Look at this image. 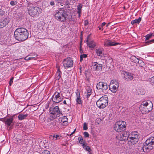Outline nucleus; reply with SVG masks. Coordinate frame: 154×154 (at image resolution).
I'll return each instance as SVG.
<instances>
[{"label":"nucleus","mask_w":154,"mask_h":154,"mask_svg":"<svg viewBox=\"0 0 154 154\" xmlns=\"http://www.w3.org/2000/svg\"><path fill=\"white\" fill-rule=\"evenodd\" d=\"M15 39L20 42H23L28 37L29 32L25 28L20 27L16 29L14 33Z\"/></svg>","instance_id":"nucleus-1"},{"label":"nucleus","mask_w":154,"mask_h":154,"mask_svg":"<svg viewBox=\"0 0 154 154\" xmlns=\"http://www.w3.org/2000/svg\"><path fill=\"white\" fill-rule=\"evenodd\" d=\"M144 146L140 147V151L146 152L147 149L152 150L154 148V137L148 139L144 143Z\"/></svg>","instance_id":"nucleus-2"},{"label":"nucleus","mask_w":154,"mask_h":154,"mask_svg":"<svg viewBox=\"0 0 154 154\" xmlns=\"http://www.w3.org/2000/svg\"><path fill=\"white\" fill-rule=\"evenodd\" d=\"M68 15L66 11L63 8H59L55 14V17L57 20L62 22L66 21Z\"/></svg>","instance_id":"nucleus-3"},{"label":"nucleus","mask_w":154,"mask_h":154,"mask_svg":"<svg viewBox=\"0 0 154 154\" xmlns=\"http://www.w3.org/2000/svg\"><path fill=\"white\" fill-rule=\"evenodd\" d=\"M108 98L106 95L101 97L96 102L97 106L100 109H103L108 105Z\"/></svg>","instance_id":"nucleus-4"},{"label":"nucleus","mask_w":154,"mask_h":154,"mask_svg":"<svg viewBox=\"0 0 154 154\" xmlns=\"http://www.w3.org/2000/svg\"><path fill=\"white\" fill-rule=\"evenodd\" d=\"M126 122L123 121L116 122L114 126V129L116 131L119 132L125 130Z\"/></svg>","instance_id":"nucleus-5"},{"label":"nucleus","mask_w":154,"mask_h":154,"mask_svg":"<svg viewBox=\"0 0 154 154\" xmlns=\"http://www.w3.org/2000/svg\"><path fill=\"white\" fill-rule=\"evenodd\" d=\"M140 108L144 109L146 113H148L152 109V103L149 100L144 101L142 102L140 105Z\"/></svg>","instance_id":"nucleus-6"},{"label":"nucleus","mask_w":154,"mask_h":154,"mask_svg":"<svg viewBox=\"0 0 154 154\" xmlns=\"http://www.w3.org/2000/svg\"><path fill=\"white\" fill-rule=\"evenodd\" d=\"M42 12V9L37 7H30L28 10V13L30 15L33 17H37L39 14Z\"/></svg>","instance_id":"nucleus-7"},{"label":"nucleus","mask_w":154,"mask_h":154,"mask_svg":"<svg viewBox=\"0 0 154 154\" xmlns=\"http://www.w3.org/2000/svg\"><path fill=\"white\" fill-rule=\"evenodd\" d=\"M109 85L106 82H100L96 85V88L100 93L103 94L108 88Z\"/></svg>","instance_id":"nucleus-8"},{"label":"nucleus","mask_w":154,"mask_h":154,"mask_svg":"<svg viewBox=\"0 0 154 154\" xmlns=\"http://www.w3.org/2000/svg\"><path fill=\"white\" fill-rule=\"evenodd\" d=\"M14 116V115H13L9 118H6L3 120L7 127H9V129H12L14 124V122H13V117Z\"/></svg>","instance_id":"nucleus-9"},{"label":"nucleus","mask_w":154,"mask_h":154,"mask_svg":"<svg viewBox=\"0 0 154 154\" xmlns=\"http://www.w3.org/2000/svg\"><path fill=\"white\" fill-rule=\"evenodd\" d=\"M73 61L70 57H67L64 59L63 61V64L65 68L67 69L71 67L73 65Z\"/></svg>","instance_id":"nucleus-10"},{"label":"nucleus","mask_w":154,"mask_h":154,"mask_svg":"<svg viewBox=\"0 0 154 154\" xmlns=\"http://www.w3.org/2000/svg\"><path fill=\"white\" fill-rule=\"evenodd\" d=\"M51 112V111L50 110V114L53 115L52 117L54 118L59 117L60 116V115L62 114V112L60 111L58 106H56L54 107L53 109L52 112Z\"/></svg>","instance_id":"nucleus-11"},{"label":"nucleus","mask_w":154,"mask_h":154,"mask_svg":"<svg viewBox=\"0 0 154 154\" xmlns=\"http://www.w3.org/2000/svg\"><path fill=\"white\" fill-rule=\"evenodd\" d=\"M52 100L54 102L58 103L63 100V98H61L60 96V94L59 92H55L52 96Z\"/></svg>","instance_id":"nucleus-12"},{"label":"nucleus","mask_w":154,"mask_h":154,"mask_svg":"<svg viewBox=\"0 0 154 154\" xmlns=\"http://www.w3.org/2000/svg\"><path fill=\"white\" fill-rule=\"evenodd\" d=\"M129 132H125L122 134L120 135V138L119 140L121 141H124L127 140L128 141V143L129 144Z\"/></svg>","instance_id":"nucleus-13"},{"label":"nucleus","mask_w":154,"mask_h":154,"mask_svg":"<svg viewBox=\"0 0 154 154\" xmlns=\"http://www.w3.org/2000/svg\"><path fill=\"white\" fill-rule=\"evenodd\" d=\"M119 43L115 41L106 40L104 41V45L105 47L111 46L116 45H119Z\"/></svg>","instance_id":"nucleus-14"},{"label":"nucleus","mask_w":154,"mask_h":154,"mask_svg":"<svg viewBox=\"0 0 154 154\" xmlns=\"http://www.w3.org/2000/svg\"><path fill=\"white\" fill-rule=\"evenodd\" d=\"M89 35H88L86 40V42L87 44V45L88 47L91 48H94L96 45V43L94 41H89Z\"/></svg>","instance_id":"nucleus-15"},{"label":"nucleus","mask_w":154,"mask_h":154,"mask_svg":"<svg viewBox=\"0 0 154 154\" xmlns=\"http://www.w3.org/2000/svg\"><path fill=\"white\" fill-rule=\"evenodd\" d=\"M59 122L62 123L61 124L63 125L66 126L68 125V119L65 116L60 117L59 119Z\"/></svg>","instance_id":"nucleus-16"},{"label":"nucleus","mask_w":154,"mask_h":154,"mask_svg":"<svg viewBox=\"0 0 154 154\" xmlns=\"http://www.w3.org/2000/svg\"><path fill=\"white\" fill-rule=\"evenodd\" d=\"M93 69L94 70H101L102 66L101 64H98L97 62H94L92 64Z\"/></svg>","instance_id":"nucleus-17"},{"label":"nucleus","mask_w":154,"mask_h":154,"mask_svg":"<svg viewBox=\"0 0 154 154\" xmlns=\"http://www.w3.org/2000/svg\"><path fill=\"white\" fill-rule=\"evenodd\" d=\"M124 78L127 81H131L133 79V75L132 74L128 72H125L124 74Z\"/></svg>","instance_id":"nucleus-18"},{"label":"nucleus","mask_w":154,"mask_h":154,"mask_svg":"<svg viewBox=\"0 0 154 154\" xmlns=\"http://www.w3.org/2000/svg\"><path fill=\"white\" fill-rule=\"evenodd\" d=\"M9 19L5 18L2 21H0V28H2L6 26L9 22Z\"/></svg>","instance_id":"nucleus-19"},{"label":"nucleus","mask_w":154,"mask_h":154,"mask_svg":"<svg viewBox=\"0 0 154 154\" xmlns=\"http://www.w3.org/2000/svg\"><path fill=\"white\" fill-rule=\"evenodd\" d=\"M76 104H82V101L81 100L80 97V93L79 92H76Z\"/></svg>","instance_id":"nucleus-20"},{"label":"nucleus","mask_w":154,"mask_h":154,"mask_svg":"<svg viewBox=\"0 0 154 154\" xmlns=\"http://www.w3.org/2000/svg\"><path fill=\"white\" fill-rule=\"evenodd\" d=\"M129 140L130 142L129 143V145H133L134 144H136L137 142H135L134 141H134V138H134V137H135V135H133L131 134H129Z\"/></svg>","instance_id":"nucleus-21"},{"label":"nucleus","mask_w":154,"mask_h":154,"mask_svg":"<svg viewBox=\"0 0 154 154\" xmlns=\"http://www.w3.org/2000/svg\"><path fill=\"white\" fill-rule=\"evenodd\" d=\"M86 93H85L86 94L85 96L88 99L92 93V89L88 86H87L86 87Z\"/></svg>","instance_id":"nucleus-22"},{"label":"nucleus","mask_w":154,"mask_h":154,"mask_svg":"<svg viewBox=\"0 0 154 154\" xmlns=\"http://www.w3.org/2000/svg\"><path fill=\"white\" fill-rule=\"evenodd\" d=\"M104 51V49L102 48H99L96 49L95 50L96 53L97 55L98 56L102 57L103 54V51Z\"/></svg>","instance_id":"nucleus-23"},{"label":"nucleus","mask_w":154,"mask_h":154,"mask_svg":"<svg viewBox=\"0 0 154 154\" xmlns=\"http://www.w3.org/2000/svg\"><path fill=\"white\" fill-rule=\"evenodd\" d=\"M131 134L132 135H135V137H134V138H134V141H134L135 142H137L138 141V133L136 131H134V132H132Z\"/></svg>","instance_id":"nucleus-24"},{"label":"nucleus","mask_w":154,"mask_h":154,"mask_svg":"<svg viewBox=\"0 0 154 154\" xmlns=\"http://www.w3.org/2000/svg\"><path fill=\"white\" fill-rule=\"evenodd\" d=\"M62 72L60 70V67H58L57 70L56 74V78L57 79L59 80L61 77Z\"/></svg>","instance_id":"nucleus-25"},{"label":"nucleus","mask_w":154,"mask_h":154,"mask_svg":"<svg viewBox=\"0 0 154 154\" xmlns=\"http://www.w3.org/2000/svg\"><path fill=\"white\" fill-rule=\"evenodd\" d=\"M28 116V114H20L19 115L18 117L19 120H22L26 119Z\"/></svg>","instance_id":"nucleus-26"},{"label":"nucleus","mask_w":154,"mask_h":154,"mask_svg":"<svg viewBox=\"0 0 154 154\" xmlns=\"http://www.w3.org/2000/svg\"><path fill=\"white\" fill-rule=\"evenodd\" d=\"M141 20V18L139 17L138 19H136L135 20H132L131 22V23L132 25H134L135 23L139 24Z\"/></svg>","instance_id":"nucleus-27"},{"label":"nucleus","mask_w":154,"mask_h":154,"mask_svg":"<svg viewBox=\"0 0 154 154\" xmlns=\"http://www.w3.org/2000/svg\"><path fill=\"white\" fill-rule=\"evenodd\" d=\"M154 36V35L153 33H150L147 34V35L145 36L146 39L145 40H148L150 38H152V37Z\"/></svg>","instance_id":"nucleus-28"},{"label":"nucleus","mask_w":154,"mask_h":154,"mask_svg":"<svg viewBox=\"0 0 154 154\" xmlns=\"http://www.w3.org/2000/svg\"><path fill=\"white\" fill-rule=\"evenodd\" d=\"M53 137V139H54V140H56L57 139H60L61 136L57 134H54L53 136H52V135L51 136V137Z\"/></svg>","instance_id":"nucleus-29"},{"label":"nucleus","mask_w":154,"mask_h":154,"mask_svg":"<svg viewBox=\"0 0 154 154\" xmlns=\"http://www.w3.org/2000/svg\"><path fill=\"white\" fill-rule=\"evenodd\" d=\"M118 88L116 87V86H114L113 85L112 86V88H109L110 90L113 93H116L117 91Z\"/></svg>","instance_id":"nucleus-30"},{"label":"nucleus","mask_w":154,"mask_h":154,"mask_svg":"<svg viewBox=\"0 0 154 154\" xmlns=\"http://www.w3.org/2000/svg\"><path fill=\"white\" fill-rule=\"evenodd\" d=\"M138 66L140 67H142L144 65V62L141 60H139L137 61Z\"/></svg>","instance_id":"nucleus-31"},{"label":"nucleus","mask_w":154,"mask_h":154,"mask_svg":"<svg viewBox=\"0 0 154 154\" xmlns=\"http://www.w3.org/2000/svg\"><path fill=\"white\" fill-rule=\"evenodd\" d=\"M82 5L80 4L79 5L77 6V10L78 12L77 13L78 14H79L80 13H82Z\"/></svg>","instance_id":"nucleus-32"},{"label":"nucleus","mask_w":154,"mask_h":154,"mask_svg":"<svg viewBox=\"0 0 154 154\" xmlns=\"http://www.w3.org/2000/svg\"><path fill=\"white\" fill-rule=\"evenodd\" d=\"M112 85L114 86H116V87L118 88L119 87V83L118 82H117L116 81L114 82H113L111 84H110V86H111Z\"/></svg>","instance_id":"nucleus-33"},{"label":"nucleus","mask_w":154,"mask_h":154,"mask_svg":"<svg viewBox=\"0 0 154 154\" xmlns=\"http://www.w3.org/2000/svg\"><path fill=\"white\" fill-rule=\"evenodd\" d=\"M78 140L79 141V143L80 144H82L83 143H84V141L83 139L82 136L79 137L78 138Z\"/></svg>","instance_id":"nucleus-34"},{"label":"nucleus","mask_w":154,"mask_h":154,"mask_svg":"<svg viewBox=\"0 0 154 154\" xmlns=\"http://www.w3.org/2000/svg\"><path fill=\"white\" fill-rule=\"evenodd\" d=\"M153 43H154V39L146 42L145 43L146 45H147Z\"/></svg>","instance_id":"nucleus-35"},{"label":"nucleus","mask_w":154,"mask_h":154,"mask_svg":"<svg viewBox=\"0 0 154 154\" xmlns=\"http://www.w3.org/2000/svg\"><path fill=\"white\" fill-rule=\"evenodd\" d=\"M49 5L51 6H53L54 7L55 6V3L53 1H51L49 2Z\"/></svg>","instance_id":"nucleus-36"},{"label":"nucleus","mask_w":154,"mask_h":154,"mask_svg":"<svg viewBox=\"0 0 154 154\" xmlns=\"http://www.w3.org/2000/svg\"><path fill=\"white\" fill-rule=\"evenodd\" d=\"M41 154H51L50 152L48 150H44L43 151Z\"/></svg>","instance_id":"nucleus-37"},{"label":"nucleus","mask_w":154,"mask_h":154,"mask_svg":"<svg viewBox=\"0 0 154 154\" xmlns=\"http://www.w3.org/2000/svg\"><path fill=\"white\" fill-rule=\"evenodd\" d=\"M17 2L14 1H11L10 2V4L12 6H14L17 4Z\"/></svg>","instance_id":"nucleus-38"},{"label":"nucleus","mask_w":154,"mask_h":154,"mask_svg":"<svg viewBox=\"0 0 154 154\" xmlns=\"http://www.w3.org/2000/svg\"><path fill=\"white\" fill-rule=\"evenodd\" d=\"M83 129L85 130H86L88 129V127L86 123H84L83 125Z\"/></svg>","instance_id":"nucleus-39"},{"label":"nucleus","mask_w":154,"mask_h":154,"mask_svg":"<svg viewBox=\"0 0 154 154\" xmlns=\"http://www.w3.org/2000/svg\"><path fill=\"white\" fill-rule=\"evenodd\" d=\"M130 59L131 60H133V61H136V62H137V61L136 60H138V59H136V57L134 56H132V57H131V58H130Z\"/></svg>","instance_id":"nucleus-40"},{"label":"nucleus","mask_w":154,"mask_h":154,"mask_svg":"<svg viewBox=\"0 0 154 154\" xmlns=\"http://www.w3.org/2000/svg\"><path fill=\"white\" fill-rule=\"evenodd\" d=\"M87 151H88V152H90L91 150L90 147L88 146H87L85 148V149Z\"/></svg>","instance_id":"nucleus-41"},{"label":"nucleus","mask_w":154,"mask_h":154,"mask_svg":"<svg viewBox=\"0 0 154 154\" xmlns=\"http://www.w3.org/2000/svg\"><path fill=\"white\" fill-rule=\"evenodd\" d=\"M4 13L5 11L2 9H0V16H3Z\"/></svg>","instance_id":"nucleus-42"},{"label":"nucleus","mask_w":154,"mask_h":154,"mask_svg":"<svg viewBox=\"0 0 154 154\" xmlns=\"http://www.w3.org/2000/svg\"><path fill=\"white\" fill-rule=\"evenodd\" d=\"M84 136L85 137H89V135L88 133L86 132H85L84 133Z\"/></svg>","instance_id":"nucleus-43"},{"label":"nucleus","mask_w":154,"mask_h":154,"mask_svg":"<svg viewBox=\"0 0 154 154\" xmlns=\"http://www.w3.org/2000/svg\"><path fill=\"white\" fill-rule=\"evenodd\" d=\"M80 52L81 54H82L84 53L83 50L82 49V45L81 43L80 45Z\"/></svg>","instance_id":"nucleus-44"},{"label":"nucleus","mask_w":154,"mask_h":154,"mask_svg":"<svg viewBox=\"0 0 154 154\" xmlns=\"http://www.w3.org/2000/svg\"><path fill=\"white\" fill-rule=\"evenodd\" d=\"M35 57H26L25 58V59L26 60H31V59H32L34 58H35Z\"/></svg>","instance_id":"nucleus-45"},{"label":"nucleus","mask_w":154,"mask_h":154,"mask_svg":"<svg viewBox=\"0 0 154 154\" xmlns=\"http://www.w3.org/2000/svg\"><path fill=\"white\" fill-rule=\"evenodd\" d=\"M80 56L82 57L83 58H85L87 57V55L86 54H81L80 55Z\"/></svg>","instance_id":"nucleus-46"},{"label":"nucleus","mask_w":154,"mask_h":154,"mask_svg":"<svg viewBox=\"0 0 154 154\" xmlns=\"http://www.w3.org/2000/svg\"><path fill=\"white\" fill-rule=\"evenodd\" d=\"M13 78H12L10 80V82H9V85L10 86H11V85L12 83L13 82Z\"/></svg>","instance_id":"nucleus-47"},{"label":"nucleus","mask_w":154,"mask_h":154,"mask_svg":"<svg viewBox=\"0 0 154 154\" xmlns=\"http://www.w3.org/2000/svg\"><path fill=\"white\" fill-rule=\"evenodd\" d=\"M150 80L154 84V76L151 78Z\"/></svg>","instance_id":"nucleus-48"},{"label":"nucleus","mask_w":154,"mask_h":154,"mask_svg":"<svg viewBox=\"0 0 154 154\" xmlns=\"http://www.w3.org/2000/svg\"><path fill=\"white\" fill-rule=\"evenodd\" d=\"M82 145L83 147V148L84 149H85V148L87 146L86 144L85 143H83L82 144Z\"/></svg>","instance_id":"nucleus-49"},{"label":"nucleus","mask_w":154,"mask_h":154,"mask_svg":"<svg viewBox=\"0 0 154 154\" xmlns=\"http://www.w3.org/2000/svg\"><path fill=\"white\" fill-rule=\"evenodd\" d=\"M88 20H85V26H86L88 24Z\"/></svg>","instance_id":"nucleus-50"},{"label":"nucleus","mask_w":154,"mask_h":154,"mask_svg":"<svg viewBox=\"0 0 154 154\" xmlns=\"http://www.w3.org/2000/svg\"><path fill=\"white\" fill-rule=\"evenodd\" d=\"M106 23L105 22H103L102 23V25H101L102 27H103L105 25Z\"/></svg>","instance_id":"nucleus-51"},{"label":"nucleus","mask_w":154,"mask_h":154,"mask_svg":"<svg viewBox=\"0 0 154 154\" xmlns=\"http://www.w3.org/2000/svg\"><path fill=\"white\" fill-rule=\"evenodd\" d=\"M75 130H76V129H75L74 130V131L71 133V134H70V136L71 135H72V134H74L75 132Z\"/></svg>","instance_id":"nucleus-52"},{"label":"nucleus","mask_w":154,"mask_h":154,"mask_svg":"<svg viewBox=\"0 0 154 154\" xmlns=\"http://www.w3.org/2000/svg\"><path fill=\"white\" fill-rule=\"evenodd\" d=\"M55 123L54 122V121H51L50 123V124L54 125Z\"/></svg>","instance_id":"nucleus-53"},{"label":"nucleus","mask_w":154,"mask_h":154,"mask_svg":"<svg viewBox=\"0 0 154 154\" xmlns=\"http://www.w3.org/2000/svg\"><path fill=\"white\" fill-rule=\"evenodd\" d=\"M83 58L81 57V56H80V61L81 62H82V61L83 60Z\"/></svg>","instance_id":"nucleus-54"},{"label":"nucleus","mask_w":154,"mask_h":154,"mask_svg":"<svg viewBox=\"0 0 154 154\" xmlns=\"http://www.w3.org/2000/svg\"><path fill=\"white\" fill-rule=\"evenodd\" d=\"M63 103L64 104H67L66 101V100H64L63 102Z\"/></svg>","instance_id":"nucleus-55"},{"label":"nucleus","mask_w":154,"mask_h":154,"mask_svg":"<svg viewBox=\"0 0 154 154\" xmlns=\"http://www.w3.org/2000/svg\"><path fill=\"white\" fill-rule=\"evenodd\" d=\"M102 26L100 25V26H98V27L99 28V29H101V28L102 27Z\"/></svg>","instance_id":"nucleus-56"},{"label":"nucleus","mask_w":154,"mask_h":154,"mask_svg":"<svg viewBox=\"0 0 154 154\" xmlns=\"http://www.w3.org/2000/svg\"><path fill=\"white\" fill-rule=\"evenodd\" d=\"M143 92L142 93V94H141V93H140V94H141V95H143L145 94V91H143Z\"/></svg>","instance_id":"nucleus-57"},{"label":"nucleus","mask_w":154,"mask_h":154,"mask_svg":"<svg viewBox=\"0 0 154 154\" xmlns=\"http://www.w3.org/2000/svg\"><path fill=\"white\" fill-rule=\"evenodd\" d=\"M110 23H108V24H107V25H106V27H107L108 26H109V24Z\"/></svg>","instance_id":"nucleus-58"},{"label":"nucleus","mask_w":154,"mask_h":154,"mask_svg":"<svg viewBox=\"0 0 154 154\" xmlns=\"http://www.w3.org/2000/svg\"><path fill=\"white\" fill-rule=\"evenodd\" d=\"M18 125V123H16V126H17Z\"/></svg>","instance_id":"nucleus-59"},{"label":"nucleus","mask_w":154,"mask_h":154,"mask_svg":"<svg viewBox=\"0 0 154 154\" xmlns=\"http://www.w3.org/2000/svg\"><path fill=\"white\" fill-rule=\"evenodd\" d=\"M81 13H80V14H79V16H79V17H80V15H81Z\"/></svg>","instance_id":"nucleus-60"},{"label":"nucleus","mask_w":154,"mask_h":154,"mask_svg":"<svg viewBox=\"0 0 154 154\" xmlns=\"http://www.w3.org/2000/svg\"><path fill=\"white\" fill-rule=\"evenodd\" d=\"M69 2H67V3H66V4L67 5H68V4H69Z\"/></svg>","instance_id":"nucleus-61"},{"label":"nucleus","mask_w":154,"mask_h":154,"mask_svg":"<svg viewBox=\"0 0 154 154\" xmlns=\"http://www.w3.org/2000/svg\"><path fill=\"white\" fill-rule=\"evenodd\" d=\"M69 2H67V3H66V4L67 5H68V4H69Z\"/></svg>","instance_id":"nucleus-62"},{"label":"nucleus","mask_w":154,"mask_h":154,"mask_svg":"<svg viewBox=\"0 0 154 154\" xmlns=\"http://www.w3.org/2000/svg\"><path fill=\"white\" fill-rule=\"evenodd\" d=\"M57 2H59V1H60V0H57Z\"/></svg>","instance_id":"nucleus-63"},{"label":"nucleus","mask_w":154,"mask_h":154,"mask_svg":"<svg viewBox=\"0 0 154 154\" xmlns=\"http://www.w3.org/2000/svg\"><path fill=\"white\" fill-rule=\"evenodd\" d=\"M35 57H36V56H37V54H36V55H35Z\"/></svg>","instance_id":"nucleus-64"}]
</instances>
